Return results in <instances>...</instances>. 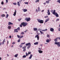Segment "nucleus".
Returning a JSON list of instances; mask_svg holds the SVG:
<instances>
[{
    "label": "nucleus",
    "instance_id": "obj_44",
    "mask_svg": "<svg viewBox=\"0 0 60 60\" xmlns=\"http://www.w3.org/2000/svg\"><path fill=\"white\" fill-rule=\"evenodd\" d=\"M54 11L53 10H52L51 11V12L52 13Z\"/></svg>",
    "mask_w": 60,
    "mask_h": 60
},
{
    "label": "nucleus",
    "instance_id": "obj_29",
    "mask_svg": "<svg viewBox=\"0 0 60 60\" xmlns=\"http://www.w3.org/2000/svg\"><path fill=\"white\" fill-rule=\"evenodd\" d=\"M20 38H19L18 40V42H20Z\"/></svg>",
    "mask_w": 60,
    "mask_h": 60
},
{
    "label": "nucleus",
    "instance_id": "obj_51",
    "mask_svg": "<svg viewBox=\"0 0 60 60\" xmlns=\"http://www.w3.org/2000/svg\"><path fill=\"white\" fill-rule=\"evenodd\" d=\"M22 1V0H19V2H20V3H21Z\"/></svg>",
    "mask_w": 60,
    "mask_h": 60
},
{
    "label": "nucleus",
    "instance_id": "obj_26",
    "mask_svg": "<svg viewBox=\"0 0 60 60\" xmlns=\"http://www.w3.org/2000/svg\"><path fill=\"white\" fill-rule=\"evenodd\" d=\"M49 1H46V3L47 4H49Z\"/></svg>",
    "mask_w": 60,
    "mask_h": 60
},
{
    "label": "nucleus",
    "instance_id": "obj_59",
    "mask_svg": "<svg viewBox=\"0 0 60 60\" xmlns=\"http://www.w3.org/2000/svg\"><path fill=\"white\" fill-rule=\"evenodd\" d=\"M58 30L59 31H60V28H59Z\"/></svg>",
    "mask_w": 60,
    "mask_h": 60
},
{
    "label": "nucleus",
    "instance_id": "obj_47",
    "mask_svg": "<svg viewBox=\"0 0 60 60\" xmlns=\"http://www.w3.org/2000/svg\"><path fill=\"white\" fill-rule=\"evenodd\" d=\"M26 56H27L29 55V54H28L27 52L26 53Z\"/></svg>",
    "mask_w": 60,
    "mask_h": 60
},
{
    "label": "nucleus",
    "instance_id": "obj_54",
    "mask_svg": "<svg viewBox=\"0 0 60 60\" xmlns=\"http://www.w3.org/2000/svg\"><path fill=\"white\" fill-rule=\"evenodd\" d=\"M21 20V19H18V20L19 21H20Z\"/></svg>",
    "mask_w": 60,
    "mask_h": 60
},
{
    "label": "nucleus",
    "instance_id": "obj_57",
    "mask_svg": "<svg viewBox=\"0 0 60 60\" xmlns=\"http://www.w3.org/2000/svg\"><path fill=\"white\" fill-rule=\"evenodd\" d=\"M9 38H11V35H10L9 37Z\"/></svg>",
    "mask_w": 60,
    "mask_h": 60
},
{
    "label": "nucleus",
    "instance_id": "obj_27",
    "mask_svg": "<svg viewBox=\"0 0 60 60\" xmlns=\"http://www.w3.org/2000/svg\"><path fill=\"white\" fill-rule=\"evenodd\" d=\"M39 2V0H36V1L35 2V3L36 2L37 3V2Z\"/></svg>",
    "mask_w": 60,
    "mask_h": 60
},
{
    "label": "nucleus",
    "instance_id": "obj_38",
    "mask_svg": "<svg viewBox=\"0 0 60 60\" xmlns=\"http://www.w3.org/2000/svg\"><path fill=\"white\" fill-rule=\"evenodd\" d=\"M19 47H20V48H21L22 47V45H19Z\"/></svg>",
    "mask_w": 60,
    "mask_h": 60
},
{
    "label": "nucleus",
    "instance_id": "obj_5",
    "mask_svg": "<svg viewBox=\"0 0 60 60\" xmlns=\"http://www.w3.org/2000/svg\"><path fill=\"white\" fill-rule=\"evenodd\" d=\"M26 46H24L23 47H22V48L24 49L23 50V51H25L26 50Z\"/></svg>",
    "mask_w": 60,
    "mask_h": 60
},
{
    "label": "nucleus",
    "instance_id": "obj_15",
    "mask_svg": "<svg viewBox=\"0 0 60 60\" xmlns=\"http://www.w3.org/2000/svg\"><path fill=\"white\" fill-rule=\"evenodd\" d=\"M56 13V10H54V11H53L52 13V14L54 15H55Z\"/></svg>",
    "mask_w": 60,
    "mask_h": 60
},
{
    "label": "nucleus",
    "instance_id": "obj_24",
    "mask_svg": "<svg viewBox=\"0 0 60 60\" xmlns=\"http://www.w3.org/2000/svg\"><path fill=\"white\" fill-rule=\"evenodd\" d=\"M34 44L35 45H36L38 44V42H37L34 43Z\"/></svg>",
    "mask_w": 60,
    "mask_h": 60
},
{
    "label": "nucleus",
    "instance_id": "obj_40",
    "mask_svg": "<svg viewBox=\"0 0 60 60\" xmlns=\"http://www.w3.org/2000/svg\"><path fill=\"white\" fill-rule=\"evenodd\" d=\"M31 46H28L27 47V48L28 49H29V48Z\"/></svg>",
    "mask_w": 60,
    "mask_h": 60
},
{
    "label": "nucleus",
    "instance_id": "obj_60",
    "mask_svg": "<svg viewBox=\"0 0 60 60\" xmlns=\"http://www.w3.org/2000/svg\"><path fill=\"white\" fill-rule=\"evenodd\" d=\"M44 11V10H42V11H41V12H43Z\"/></svg>",
    "mask_w": 60,
    "mask_h": 60
},
{
    "label": "nucleus",
    "instance_id": "obj_45",
    "mask_svg": "<svg viewBox=\"0 0 60 60\" xmlns=\"http://www.w3.org/2000/svg\"><path fill=\"white\" fill-rule=\"evenodd\" d=\"M28 2H25L24 4H28Z\"/></svg>",
    "mask_w": 60,
    "mask_h": 60
},
{
    "label": "nucleus",
    "instance_id": "obj_30",
    "mask_svg": "<svg viewBox=\"0 0 60 60\" xmlns=\"http://www.w3.org/2000/svg\"><path fill=\"white\" fill-rule=\"evenodd\" d=\"M41 11V10L40 9V8L39 7L38 8V11Z\"/></svg>",
    "mask_w": 60,
    "mask_h": 60
},
{
    "label": "nucleus",
    "instance_id": "obj_42",
    "mask_svg": "<svg viewBox=\"0 0 60 60\" xmlns=\"http://www.w3.org/2000/svg\"><path fill=\"white\" fill-rule=\"evenodd\" d=\"M17 29L19 30L20 29V27H18Z\"/></svg>",
    "mask_w": 60,
    "mask_h": 60
},
{
    "label": "nucleus",
    "instance_id": "obj_16",
    "mask_svg": "<svg viewBox=\"0 0 60 60\" xmlns=\"http://www.w3.org/2000/svg\"><path fill=\"white\" fill-rule=\"evenodd\" d=\"M38 51L39 53H42L43 52V51L41 50H38Z\"/></svg>",
    "mask_w": 60,
    "mask_h": 60
},
{
    "label": "nucleus",
    "instance_id": "obj_23",
    "mask_svg": "<svg viewBox=\"0 0 60 60\" xmlns=\"http://www.w3.org/2000/svg\"><path fill=\"white\" fill-rule=\"evenodd\" d=\"M14 32H18V31L17 30V29H15L14 30Z\"/></svg>",
    "mask_w": 60,
    "mask_h": 60
},
{
    "label": "nucleus",
    "instance_id": "obj_10",
    "mask_svg": "<svg viewBox=\"0 0 60 60\" xmlns=\"http://www.w3.org/2000/svg\"><path fill=\"white\" fill-rule=\"evenodd\" d=\"M50 31L51 32H53L54 31V30L53 28H51L50 29Z\"/></svg>",
    "mask_w": 60,
    "mask_h": 60
},
{
    "label": "nucleus",
    "instance_id": "obj_7",
    "mask_svg": "<svg viewBox=\"0 0 60 60\" xmlns=\"http://www.w3.org/2000/svg\"><path fill=\"white\" fill-rule=\"evenodd\" d=\"M26 46H31V44L29 42L28 43H26Z\"/></svg>",
    "mask_w": 60,
    "mask_h": 60
},
{
    "label": "nucleus",
    "instance_id": "obj_2",
    "mask_svg": "<svg viewBox=\"0 0 60 60\" xmlns=\"http://www.w3.org/2000/svg\"><path fill=\"white\" fill-rule=\"evenodd\" d=\"M37 20L38 22L40 23H43V20H40V19H38Z\"/></svg>",
    "mask_w": 60,
    "mask_h": 60
},
{
    "label": "nucleus",
    "instance_id": "obj_50",
    "mask_svg": "<svg viewBox=\"0 0 60 60\" xmlns=\"http://www.w3.org/2000/svg\"><path fill=\"white\" fill-rule=\"evenodd\" d=\"M48 16H45V18H48Z\"/></svg>",
    "mask_w": 60,
    "mask_h": 60
},
{
    "label": "nucleus",
    "instance_id": "obj_11",
    "mask_svg": "<svg viewBox=\"0 0 60 60\" xmlns=\"http://www.w3.org/2000/svg\"><path fill=\"white\" fill-rule=\"evenodd\" d=\"M5 42V39H4L3 41V42L2 43V45H4V42Z\"/></svg>",
    "mask_w": 60,
    "mask_h": 60
},
{
    "label": "nucleus",
    "instance_id": "obj_48",
    "mask_svg": "<svg viewBox=\"0 0 60 60\" xmlns=\"http://www.w3.org/2000/svg\"><path fill=\"white\" fill-rule=\"evenodd\" d=\"M6 3H7L8 2V0H6Z\"/></svg>",
    "mask_w": 60,
    "mask_h": 60
},
{
    "label": "nucleus",
    "instance_id": "obj_17",
    "mask_svg": "<svg viewBox=\"0 0 60 60\" xmlns=\"http://www.w3.org/2000/svg\"><path fill=\"white\" fill-rule=\"evenodd\" d=\"M33 56V55L32 54H30V57H29V59H31V58H32Z\"/></svg>",
    "mask_w": 60,
    "mask_h": 60
},
{
    "label": "nucleus",
    "instance_id": "obj_13",
    "mask_svg": "<svg viewBox=\"0 0 60 60\" xmlns=\"http://www.w3.org/2000/svg\"><path fill=\"white\" fill-rule=\"evenodd\" d=\"M55 15H56V17H58L59 16V15L57 13V12H56V13Z\"/></svg>",
    "mask_w": 60,
    "mask_h": 60
},
{
    "label": "nucleus",
    "instance_id": "obj_14",
    "mask_svg": "<svg viewBox=\"0 0 60 60\" xmlns=\"http://www.w3.org/2000/svg\"><path fill=\"white\" fill-rule=\"evenodd\" d=\"M57 38H56L54 40V41H55V43L57 42H58L57 41Z\"/></svg>",
    "mask_w": 60,
    "mask_h": 60
},
{
    "label": "nucleus",
    "instance_id": "obj_43",
    "mask_svg": "<svg viewBox=\"0 0 60 60\" xmlns=\"http://www.w3.org/2000/svg\"><path fill=\"white\" fill-rule=\"evenodd\" d=\"M57 2H59V3H60V0H58Z\"/></svg>",
    "mask_w": 60,
    "mask_h": 60
},
{
    "label": "nucleus",
    "instance_id": "obj_62",
    "mask_svg": "<svg viewBox=\"0 0 60 60\" xmlns=\"http://www.w3.org/2000/svg\"><path fill=\"white\" fill-rule=\"evenodd\" d=\"M6 9V8H3V10H5Z\"/></svg>",
    "mask_w": 60,
    "mask_h": 60
},
{
    "label": "nucleus",
    "instance_id": "obj_55",
    "mask_svg": "<svg viewBox=\"0 0 60 60\" xmlns=\"http://www.w3.org/2000/svg\"><path fill=\"white\" fill-rule=\"evenodd\" d=\"M59 19H57V20H56V21H59Z\"/></svg>",
    "mask_w": 60,
    "mask_h": 60
},
{
    "label": "nucleus",
    "instance_id": "obj_28",
    "mask_svg": "<svg viewBox=\"0 0 60 60\" xmlns=\"http://www.w3.org/2000/svg\"><path fill=\"white\" fill-rule=\"evenodd\" d=\"M18 55V54H16L15 55V57H17Z\"/></svg>",
    "mask_w": 60,
    "mask_h": 60
},
{
    "label": "nucleus",
    "instance_id": "obj_25",
    "mask_svg": "<svg viewBox=\"0 0 60 60\" xmlns=\"http://www.w3.org/2000/svg\"><path fill=\"white\" fill-rule=\"evenodd\" d=\"M17 5H18L19 7L20 6V4H19V2H17Z\"/></svg>",
    "mask_w": 60,
    "mask_h": 60
},
{
    "label": "nucleus",
    "instance_id": "obj_63",
    "mask_svg": "<svg viewBox=\"0 0 60 60\" xmlns=\"http://www.w3.org/2000/svg\"><path fill=\"white\" fill-rule=\"evenodd\" d=\"M9 43V41H7V44H8V43Z\"/></svg>",
    "mask_w": 60,
    "mask_h": 60
},
{
    "label": "nucleus",
    "instance_id": "obj_19",
    "mask_svg": "<svg viewBox=\"0 0 60 60\" xmlns=\"http://www.w3.org/2000/svg\"><path fill=\"white\" fill-rule=\"evenodd\" d=\"M13 24L11 23V22H9V23L8 24V25H13Z\"/></svg>",
    "mask_w": 60,
    "mask_h": 60
},
{
    "label": "nucleus",
    "instance_id": "obj_18",
    "mask_svg": "<svg viewBox=\"0 0 60 60\" xmlns=\"http://www.w3.org/2000/svg\"><path fill=\"white\" fill-rule=\"evenodd\" d=\"M37 28H34V31L37 30Z\"/></svg>",
    "mask_w": 60,
    "mask_h": 60
},
{
    "label": "nucleus",
    "instance_id": "obj_56",
    "mask_svg": "<svg viewBox=\"0 0 60 60\" xmlns=\"http://www.w3.org/2000/svg\"><path fill=\"white\" fill-rule=\"evenodd\" d=\"M36 12H38V10L37 9H36Z\"/></svg>",
    "mask_w": 60,
    "mask_h": 60
},
{
    "label": "nucleus",
    "instance_id": "obj_3",
    "mask_svg": "<svg viewBox=\"0 0 60 60\" xmlns=\"http://www.w3.org/2000/svg\"><path fill=\"white\" fill-rule=\"evenodd\" d=\"M25 20L26 21H27V22L29 21H30V18H28L27 17H26Z\"/></svg>",
    "mask_w": 60,
    "mask_h": 60
},
{
    "label": "nucleus",
    "instance_id": "obj_6",
    "mask_svg": "<svg viewBox=\"0 0 60 60\" xmlns=\"http://www.w3.org/2000/svg\"><path fill=\"white\" fill-rule=\"evenodd\" d=\"M39 35H37L35 37V38H37V39L38 40H39V37L38 36Z\"/></svg>",
    "mask_w": 60,
    "mask_h": 60
},
{
    "label": "nucleus",
    "instance_id": "obj_36",
    "mask_svg": "<svg viewBox=\"0 0 60 60\" xmlns=\"http://www.w3.org/2000/svg\"><path fill=\"white\" fill-rule=\"evenodd\" d=\"M47 37L48 38H49L50 37V36L49 35V34H48L47 35Z\"/></svg>",
    "mask_w": 60,
    "mask_h": 60
},
{
    "label": "nucleus",
    "instance_id": "obj_31",
    "mask_svg": "<svg viewBox=\"0 0 60 60\" xmlns=\"http://www.w3.org/2000/svg\"><path fill=\"white\" fill-rule=\"evenodd\" d=\"M31 53V52H30V51L28 52V55L30 54Z\"/></svg>",
    "mask_w": 60,
    "mask_h": 60
},
{
    "label": "nucleus",
    "instance_id": "obj_34",
    "mask_svg": "<svg viewBox=\"0 0 60 60\" xmlns=\"http://www.w3.org/2000/svg\"><path fill=\"white\" fill-rule=\"evenodd\" d=\"M5 15L4 14H3L2 15V17H4L5 16Z\"/></svg>",
    "mask_w": 60,
    "mask_h": 60
},
{
    "label": "nucleus",
    "instance_id": "obj_32",
    "mask_svg": "<svg viewBox=\"0 0 60 60\" xmlns=\"http://www.w3.org/2000/svg\"><path fill=\"white\" fill-rule=\"evenodd\" d=\"M40 33L41 34H44V32H42L41 31H40Z\"/></svg>",
    "mask_w": 60,
    "mask_h": 60
},
{
    "label": "nucleus",
    "instance_id": "obj_9",
    "mask_svg": "<svg viewBox=\"0 0 60 60\" xmlns=\"http://www.w3.org/2000/svg\"><path fill=\"white\" fill-rule=\"evenodd\" d=\"M16 10H15V12L14 13V14H13V15L14 16H15L16 14Z\"/></svg>",
    "mask_w": 60,
    "mask_h": 60
},
{
    "label": "nucleus",
    "instance_id": "obj_1",
    "mask_svg": "<svg viewBox=\"0 0 60 60\" xmlns=\"http://www.w3.org/2000/svg\"><path fill=\"white\" fill-rule=\"evenodd\" d=\"M27 25V22H26L25 23V22H22L21 23V24L20 25V26L21 27H22V26H23V27H24L26 26Z\"/></svg>",
    "mask_w": 60,
    "mask_h": 60
},
{
    "label": "nucleus",
    "instance_id": "obj_12",
    "mask_svg": "<svg viewBox=\"0 0 60 60\" xmlns=\"http://www.w3.org/2000/svg\"><path fill=\"white\" fill-rule=\"evenodd\" d=\"M49 18H48V19H46L45 20V22H46L48 21H49Z\"/></svg>",
    "mask_w": 60,
    "mask_h": 60
},
{
    "label": "nucleus",
    "instance_id": "obj_37",
    "mask_svg": "<svg viewBox=\"0 0 60 60\" xmlns=\"http://www.w3.org/2000/svg\"><path fill=\"white\" fill-rule=\"evenodd\" d=\"M26 55H24L22 57L23 58H26Z\"/></svg>",
    "mask_w": 60,
    "mask_h": 60
},
{
    "label": "nucleus",
    "instance_id": "obj_41",
    "mask_svg": "<svg viewBox=\"0 0 60 60\" xmlns=\"http://www.w3.org/2000/svg\"><path fill=\"white\" fill-rule=\"evenodd\" d=\"M4 4V2L3 1H2L1 2V4L2 5H3Z\"/></svg>",
    "mask_w": 60,
    "mask_h": 60
},
{
    "label": "nucleus",
    "instance_id": "obj_52",
    "mask_svg": "<svg viewBox=\"0 0 60 60\" xmlns=\"http://www.w3.org/2000/svg\"><path fill=\"white\" fill-rule=\"evenodd\" d=\"M15 44V42H13V43H12V44Z\"/></svg>",
    "mask_w": 60,
    "mask_h": 60
},
{
    "label": "nucleus",
    "instance_id": "obj_22",
    "mask_svg": "<svg viewBox=\"0 0 60 60\" xmlns=\"http://www.w3.org/2000/svg\"><path fill=\"white\" fill-rule=\"evenodd\" d=\"M8 28L9 29H10L11 28V26H8Z\"/></svg>",
    "mask_w": 60,
    "mask_h": 60
},
{
    "label": "nucleus",
    "instance_id": "obj_49",
    "mask_svg": "<svg viewBox=\"0 0 60 60\" xmlns=\"http://www.w3.org/2000/svg\"><path fill=\"white\" fill-rule=\"evenodd\" d=\"M13 4L14 5H16L17 4L16 3H13Z\"/></svg>",
    "mask_w": 60,
    "mask_h": 60
},
{
    "label": "nucleus",
    "instance_id": "obj_39",
    "mask_svg": "<svg viewBox=\"0 0 60 60\" xmlns=\"http://www.w3.org/2000/svg\"><path fill=\"white\" fill-rule=\"evenodd\" d=\"M7 15H6V18H8V15L7 14Z\"/></svg>",
    "mask_w": 60,
    "mask_h": 60
},
{
    "label": "nucleus",
    "instance_id": "obj_20",
    "mask_svg": "<svg viewBox=\"0 0 60 60\" xmlns=\"http://www.w3.org/2000/svg\"><path fill=\"white\" fill-rule=\"evenodd\" d=\"M46 41V42L47 43H49L50 42L49 40V39H47Z\"/></svg>",
    "mask_w": 60,
    "mask_h": 60
},
{
    "label": "nucleus",
    "instance_id": "obj_58",
    "mask_svg": "<svg viewBox=\"0 0 60 60\" xmlns=\"http://www.w3.org/2000/svg\"><path fill=\"white\" fill-rule=\"evenodd\" d=\"M57 38H58V39H59V40H60V37H58Z\"/></svg>",
    "mask_w": 60,
    "mask_h": 60
},
{
    "label": "nucleus",
    "instance_id": "obj_53",
    "mask_svg": "<svg viewBox=\"0 0 60 60\" xmlns=\"http://www.w3.org/2000/svg\"><path fill=\"white\" fill-rule=\"evenodd\" d=\"M17 36L18 38H20V37L19 36V35H17Z\"/></svg>",
    "mask_w": 60,
    "mask_h": 60
},
{
    "label": "nucleus",
    "instance_id": "obj_21",
    "mask_svg": "<svg viewBox=\"0 0 60 60\" xmlns=\"http://www.w3.org/2000/svg\"><path fill=\"white\" fill-rule=\"evenodd\" d=\"M27 11V10L26 9H24L23 10V11L25 12Z\"/></svg>",
    "mask_w": 60,
    "mask_h": 60
},
{
    "label": "nucleus",
    "instance_id": "obj_64",
    "mask_svg": "<svg viewBox=\"0 0 60 60\" xmlns=\"http://www.w3.org/2000/svg\"><path fill=\"white\" fill-rule=\"evenodd\" d=\"M7 56H9V55H8V54H7Z\"/></svg>",
    "mask_w": 60,
    "mask_h": 60
},
{
    "label": "nucleus",
    "instance_id": "obj_35",
    "mask_svg": "<svg viewBox=\"0 0 60 60\" xmlns=\"http://www.w3.org/2000/svg\"><path fill=\"white\" fill-rule=\"evenodd\" d=\"M25 42H24V43H21V45H23V44H25Z\"/></svg>",
    "mask_w": 60,
    "mask_h": 60
},
{
    "label": "nucleus",
    "instance_id": "obj_46",
    "mask_svg": "<svg viewBox=\"0 0 60 60\" xmlns=\"http://www.w3.org/2000/svg\"><path fill=\"white\" fill-rule=\"evenodd\" d=\"M24 32H22V33L21 34L23 35L24 34Z\"/></svg>",
    "mask_w": 60,
    "mask_h": 60
},
{
    "label": "nucleus",
    "instance_id": "obj_4",
    "mask_svg": "<svg viewBox=\"0 0 60 60\" xmlns=\"http://www.w3.org/2000/svg\"><path fill=\"white\" fill-rule=\"evenodd\" d=\"M55 43L56 45H57V46L58 47H60V42H55Z\"/></svg>",
    "mask_w": 60,
    "mask_h": 60
},
{
    "label": "nucleus",
    "instance_id": "obj_61",
    "mask_svg": "<svg viewBox=\"0 0 60 60\" xmlns=\"http://www.w3.org/2000/svg\"><path fill=\"white\" fill-rule=\"evenodd\" d=\"M38 49L40 50H41V49L40 48H39Z\"/></svg>",
    "mask_w": 60,
    "mask_h": 60
},
{
    "label": "nucleus",
    "instance_id": "obj_8",
    "mask_svg": "<svg viewBox=\"0 0 60 60\" xmlns=\"http://www.w3.org/2000/svg\"><path fill=\"white\" fill-rule=\"evenodd\" d=\"M48 11L47 12L48 14V15H50V12L49 10V9L48 10Z\"/></svg>",
    "mask_w": 60,
    "mask_h": 60
},
{
    "label": "nucleus",
    "instance_id": "obj_33",
    "mask_svg": "<svg viewBox=\"0 0 60 60\" xmlns=\"http://www.w3.org/2000/svg\"><path fill=\"white\" fill-rule=\"evenodd\" d=\"M47 30V29H45V30H42V31H46V30Z\"/></svg>",
    "mask_w": 60,
    "mask_h": 60
}]
</instances>
